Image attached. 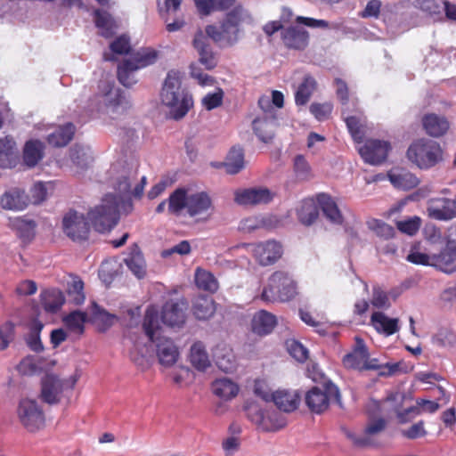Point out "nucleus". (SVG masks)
I'll use <instances>...</instances> for the list:
<instances>
[{
	"mask_svg": "<svg viewBox=\"0 0 456 456\" xmlns=\"http://www.w3.org/2000/svg\"><path fill=\"white\" fill-rule=\"evenodd\" d=\"M168 213L176 216L183 214L198 223L210 220L215 207L206 191L191 192L185 188H177L168 197Z\"/></svg>",
	"mask_w": 456,
	"mask_h": 456,
	"instance_id": "obj_1",
	"label": "nucleus"
},
{
	"mask_svg": "<svg viewBox=\"0 0 456 456\" xmlns=\"http://www.w3.org/2000/svg\"><path fill=\"white\" fill-rule=\"evenodd\" d=\"M139 160L129 156L116 161L110 168L112 184L120 195L140 198L146 184V176L138 179Z\"/></svg>",
	"mask_w": 456,
	"mask_h": 456,
	"instance_id": "obj_2",
	"label": "nucleus"
},
{
	"mask_svg": "<svg viewBox=\"0 0 456 456\" xmlns=\"http://www.w3.org/2000/svg\"><path fill=\"white\" fill-rule=\"evenodd\" d=\"M161 103L168 109L170 118H183L193 106L191 95L181 89V77L178 71L170 70L160 92Z\"/></svg>",
	"mask_w": 456,
	"mask_h": 456,
	"instance_id": "obj_3",
	"label": "nucleus"
},
{
	"mask_svg": "<svg viewBox=\"0 0 456 456\" xmlns=\"http://www.w3.org/2000/svg\"><path fill=\"white\" fill-rule=\"evenodd\" d=\"M247 20H251L249 12L241 5H237L226 14L219 28L208 25L206 34L223 47L232 46L239 41L240 23Z\"/></svg>",
	"mask_w": 456,
	"mask_h": 456,
	"instance_id": "obj_4",
	"label": "nucleus"
},
{
	"mask_svg": "<svg viewBox=\"0 0 456 456\" xmlns=\"http://www.w3.org/2000/svg\"><path fill=\"white\" fill-rule=\"evenodd\" d=\"M96 109L117 119L125 116L132 107L130 100L115 86L107 81L99 85V93L95 96Z\"/></svg>",
	"mask_w": 456,
	"mask_h": 456,
	"instance_id": "obj_5",
	"label": "nucleus"
},
{
	"mask_svg": "<svg viewBox=\"0 0 456 456\" xmlns=\"http://www.w3.org/2000/svg\"><path fill=\"white\" fill-rule=\"evenodd\" d=\"M77 381L75 376L61 379L55 374H46L41 379L40 399L49 405L68 404Z\"/></svg>",
	"mask_w": 456,
	"mask_h": 456,
	"instance_id": "obj_6",
	"label": "nucleus"
},
{
	"mask_svg": "<svg viewBox=\"0 0 456 456\" xmlns=\"http://www.w3.org/2000/svg\"><path fill=\"white\" fill-rule=\"evenodd\" d=\"M407 158L419 168L427 170L443 160V150L436 141L420 139L410 145Z\"/></svg>",
	"mask_w": 456,
	"mask_h": 456,
	"instance_id": "obj_7",
	"label": "nucleus"
},
{
	"mask_svg": "<svg viewBox=\"0 0 456 456\" xmlns=\"http://www.w3.org/2000/svg\"><path fill=\"white\" fill-rule=\"evenodd\" d=\"M297 294V285L289 273L282 270L274 272L264 288L261 298L266 302L289 301Z\"/></svg>",
	"mask_w": 456,
	"mask_h": 456,
	"instance_id": "obj_8",
	"label": "nucleus"
},
{
	"mask_svg": "<svg viewBox=\"0 0 456 456\" xmlns=\"http://www.w3.org/2000/svg\"><path fill=\"white\" fill-rule=\"evenodd\" d=\"M94 228L99 232L111 230L118 220V199L115 195H106L101 205L95 207L88 213Z\"/></svg>",
	"mask_w": 456,
	"mask_h": 456,
	"instance_id": "obj_9",
	"label": "nucleus"
},
{
	"mask_svg": "<svg viewBox=\"0 0 456 456\" xmlns=\"http://www.w3.org/2000/svg\"><path fill=\"white\" fill-rule=\"evenodd\" d=\"M157 54L155 51L143 49L138 51L118 67V81L126 87H130L136 83L135 72L155 62Z\"/></svg>",
	"mask_w": 456,
	"mask_h": 456,
	"instance_id": "obj_10",
	"label": "nucleus"
},
{
	"mask_svg": "<svg viewBox=\"0 0 456 456\" xmlns=\"http://www.w3.org/2000/svg\"><path fill=\"white\" fill-rule=\"evenodd\" d=\"M15 413L20 424L28 432H37L45 426V413L36 399L20 398L17 403Z\"/></svg>",
	"mask_w": 456,
	"mask_h": 456,
	"instance_id": "obj_11",
	"label": "nucleus"
},
{
	"mask_svg": "<svg viewBox=\"0 0 456 456\" xmlns=\"http://www.w3.org/2000/svg\"><path fill=\"white\" fill-rule=\"evenodd\" d=\"M335 401L342 407L341 395L338 387L331 382L324 383L323 388L312 387L305 395V403L311 411L320 414L325 411Z\"/></svg>",
	"mask_w": 456,
	"mask_h": 456,
	"instance_id": "obj_12",
	"label": "nucleus"
},
{
	"mask_svg": "<svg viewBox=\"0 0 456 456\" xmlns=\"http://www.w3.org/2000/svg\"><path fill=\"white\" fill-rule=\"evenodd\" d=\"M258 106L263 110L264 115L254 119L253 129L262 142H269L273 137L277 124L276 111L271 98L267 95H263L258 99Z\"/></svg>",
	"mask_w": 456,
	"mask_h": 456,
	"instance_id": "obj_13",
	"label": "nucleus"
},
{
	"mask_svg": "<svg viewBox=\"0 0 456 456\" xmlns=\"http://www.w3.org/2000/svg\"><path fill=\"white\" fill-rule=\"evenodd\" d=\"M241 247L252 253L258 264L263 266L273 265L283 254L281 244L273 240L243 244Z\"/></svg>",
	"mask_w": 456,
	"mask_h": 456,
	"instance_id": "obj_14",
	"label": "nucleus"
},
{
	"mask_svg": "<svg viewBox=\"0 0 456 456\" xmlns=\"http://www.w3.org/2000/svg\"><path fill=\"white\" fill-rule=\"evenodd\" d=\"M255 393L265 402H273L281 411L285 412L295 411L299 404L300 395L296 390L279 389L268 392L256 387Z\"/></svg>",
	"mask_w": 456,
	"mask_h": 456,
	"instance_id": "obj_15",
	"label": "nucleus"
},
{
	"mask_svg": "<svg viewBox=\"0 0 456 456\" xmlns=\"http://www.w3.org/2000/svg\"><path fill=\"white\" fill-rule=\"evenodd\" d=\"M63 232L72 240L87 239L89 224L83 214L70 210L62 220Z\"/></svg>",
	"mask_w": 456,
	"mask_h": 456,
	"instance_id": "obj_16",
	"label": "nucleus"
},
{
	"mask_svg": "<svg viewBox=\"0 0 456 456\" xmlns=\"http://www.w3.org/2000/svg\"><path fill=\"white\" fill-rule=\"evenodd\" d=\"M428 216L437 221H451L456 218V195L453 199L433 198L427 203Z\"/></svg>",
	"mask_w": 456,
	"mask_h": 456,
	"instance_id": "obj_17",
	"label": "nucleus"
},
{
	"mask_svg": "<svg viewBox=\"0 0 456 456\" xmlns=\"http://www.w3.org/2000/svg\"><path fill=\"white\" fill-rule=\"evenodd\" d=\"M390 148V143L387 141L369 139L358 148V151L364 162L379 165L386 160Z\"/></svg>",
	"mask_w": 456,
	"mask_h": 456,
	"instance_id": "obj_18",
	"label": "nucleus"
},
{
	"mask_svg": "<svg viewBox=\"0 0 456 456\" xmlns=\"http://www.w3.org/2000/svg\"><path fill=\"white\" fill-rule=\"evenodd\" d=\"M273 199L272 192L262 187L240 189L234 192V200L239 205L266 204Z\"/></svg>",
	"mask_w": 456,
	"mask_h": 456,
	"instance_id": "obj_19",
	"label": "nucleus"
},
{
	"mask_svg": "<svg viewBox=\"0 0 456 456\" xmlns=\"http://www.w3.org/2000/svg\"><path fill=\"white\" fill-rule=\"evenodd\" d=\"M432 260V266L446 273L454 272L456 270V242L448 240L438 254H433Z\"/></svg>",
	"mask_w": 456,
	"mask_h": 456,
	"instance_id": "obj_20",
	"label": "nucleus"
},
{
	"mask_svg": "<svg viewBox=\"0 0 456 456\" xmlns=\"http://www.w3.org/2000/svg\"><path fill=\"white\" fill-rule=\"evenodd\" d=\"M29 204V198L24 190L12 188L0 196V206L5 210L21 211Z\"/></svg>",
	"mask_w": 456,
	"mask_h": 456,
	"instance_id": "obj_21",
	"label": "nucleus"
},
{
	"mask_svg": "<svg viewBox=\"0 0 456 456\" xmlns=\"http://www.w3.org/2000/svg\"><path fill=\"white\" fill-rule=\"evenodd\" d=\"M208 36L200 30L193 38V46L199 53V61L207 69H212L217 65V60L208 44Z\"/></svg>",
	"mask_w": 456,
	"mask_h": 456,
	"instance_id": "obj_22",
	"label": "nucleus"
},
{
	"mask_svg": "<svg viewBox=\"0 0 456 456\" xmlns=\"http://www.w3.org/2000/svg\"><path fill=\"white\" fill-rule=\"evenodd\" d=\"M154 342L159 363L164 367L174 365L179 356L178 349L174 342L165 337H158Z\"/></svg>",
	"mask_w": 456,
	"mask_h": 456,
	"instance_id": "obj_23",
	"label": "nucleus"
},
{
	"mask_svg": "<svg viewBox=\"0 0 456 456\" xmlns=\"http://www.w3.org/2000/svg\"><path fill=\"white\" fill-rule=\"evenodd\" d=\"M184 310L185 304L183 301H167L162 308V322L170 327L183 325L185 321Z\"/></svg>",
	"mask_w": 456,
	"mask_h": 456,
	"instance_id": "obj_24",
	"label": "nucleus"
},
{
	"mask_svg": "<svg viewBox=\"0 0 456 456\" xmlns=\"http://www.w3.org/2000/svg\"><path fill=\"white\" fill-rule=\"evenodd\" d=\"M367 353L368 349L363 339L356 337L354 349L343 357V364L348 369L363 370Z\"/></svg>",
	"mask_w": 456,
	"mask_h": 456,
	"instance_id": "obj_25",
	"label": "nucleus"
},
{
	"mask_svg": "<svg viewBox=\"0 0 456 456\" xmlns=\"http://www.w3.org/2000/svg\"><path fill=\"white\" fill-rule=\"evenodd\" d=\"M370 324L378 333L387 337L396 333L400 330L399 320L390 318L381 311L374 312L371 314Z\"/></svg>",
	"mask_w": 456,
	"mask_h": 456,
	"instance_id": "obj_26",
	"label": "nucleus"
},
{
	"mask_svg": "<svg viewBox=\"0 0 456 456\" xmlns=\"http://www.w3.org/2000/svg\"><path fill=\"white\" fill-rule=\"evenodd\" d=\"M308 33L302 28L289 27L281 30V39L286 47L303 50L308 45Z\"/></svg>",
	"mask_w": 456,
	"mask_h": 456,
	"instance_id": "obj_27",
	"label": "nucleus"
},
{
	"mask_svg": "<svg viewBox=\"0 0 456 456\" xmlns=\"http://www.w3.org/2000/svg\"><path fill=\"white\" fill-rule=\"evenodd\" d=\"M277 323L276 317L265 310L256 312L251 320V330L259 335L265 336L272 332Z\"/></svg>",
	"mask_w": 456,
	"mask_h": 456,
	"instance_id": "obj_28",
	"label": "nucleus"
},
{
	"mask_svg": "<svg viewBox=\"0 0 456 456\" xmlns=\"http://www.w3.org/2000/svg\"><path fill=\"white\" fill-rule=\"evenodd\" d=\"M390 183L397 189L411 190L419 183V178L404 169H393L387 174Z\"/></svg>",
	"mask_w": 456,
	"mask_h": 456,
	"instance_id": "obj_29",
	"label": "nucleus"
},
{
	"mask_svg": "<svg viewBox=\"0 0 456 456\" xmlns=\"http://www.w3.org/2000/svg\"><path fill=\"white\" fill-rule=\"evenodd\" d=\"M15 142L9 137L0 139V167L11 168L18 162Z\"/></svg>",
	"mask_w": 456,
	"mask_h": 456,
	"instance_id": "obj_30",
	"label": "nucleus"
},
{
	"mask_svg": "<svg viewBox=\"0 0 456 456\" xmlns=\"http://www.w3.org/2000/svg\"><path fill=\"white\" fill-rule=\"evenodd\" d=\"M318 204L326 218L335 224H341L343 216L334 200L328 194L322 193L317 197Z\"/></svg>",
	"mask_w": 456,
	"mask_h": 456,
	"instance_id": "obj_31",
	"label": "nucleus"
},
{
	"mask_svg": "<svg viewBox=\"0 0 456 456\" xmlns=\"http://www.w3.org/2000/svg\"><path fill=\"white\" fill-rule=\"evenodd\" d=\"M126 265L132 272V273L138 279H142L146 275V263L142 253L134 245L128 256L124 259Z\"/></svg>",
	"mask_w": 456,
	"mask_h": 456,
	"instance_id": "obj_32",
	"label": "nucleus"
},
{
	"mask_svg": "<svg viewBox=\"0 0 456 456\" xmlns=\"http://www.w3.org/2000/svg\"><path fill=\"white\" fill-rule=\"evenodd\" d=\"M239 386L229 378L216 379L212 383L213 393L223 400H231L239 393Z\"/></svg>",
	"mask_w": 456,
	"mask_h": 456,
	"instance_id": "obj_33",
	"label": "nucleus"
},
{
	"mask_svg": "<svg viewBox=\"0 0 456 456\" xmlns=\"http://www.w3.org/2000/svg\"><path fill=\"white\" fill-rule=\"evenodd\" d=\"M422 123L426 132L433 137L443 135L449 128L447 119L436 114L426 115L422 119Z\"/></svg>",
	"mask_w": 456,
	"mask_h": 456,
	"instance_id": "obj_34",
	"label": "nucleus"
},
{
	"mask_svg": "<svg viewBox=\"0 0 456 456\" xmlns=\"http://www.w3.org/2000/svg\"><path fill=\"white\" fill-rule=\"evenodd\" d=\"M192 313L199 320H207L216 312V304L208 296H199L192 302Z\"/></svg>",
	"mask_w": 456,
	"mask_h": 456,
	"instance_id": "obj_35",
	"label": "nucleus"
},
{
	"mask_svg": "<svg viewBox=\"0 0 456 456\" xmlns=\"http://www.w3.org/2000/svg\"><path fill=\"white\" fill-rule=\"evenodd\" d=\"M386 427V422L383 419H379L370 422L365 428L364 436L358 437L354 433L346 431V436L351 439L355 446L367 447L371 444L370 439L367 436H371L382 431Z\"/></svg>",
	"mask_w": 456,
	"mask_h": 456,
	"instance_id": "obj_36",
	"label": "nucleus"
},
{
	"mask_svg": "<svg viewBox=\"0 0 456 456\" xmlns=\"http://www.w3.org/2000/svg\"><path fill=\"white\" fill-rule=\"evenodd\" d=\"M142 328L149 339L153 342L159 336L160 321L159 314L154 306H149L146 310Z\"/></svg>",
	"mask_w": 456,
	"mask_h": 456,
	"instance_id": "obj_37",
	"label": "nucleus"
},
{
	"mask_svg": "<svg viewBox=\"0 0 456 456\" xmlns=\"http://www.w3.org/2000/svg\"><path fill=\"white\" fill-rule=\"evenodd\" d=\"M75 133V126L72 123H68L63 126H59L47 136L49 144L54 147H63L69 143Z\"/></svg>",
	"mask_w": 456,
	"mask_h": 456,
	"instance_id": "obj_38",
	"label": "nucleus"
},
{
	"mask_svg": "<svg viewBox=\"0 0 456 456\" xmlns=\"http://www.w3.org/2000/svg\"><path fill=\"white\" fill-rule=\"evenodd\" d=\"M298 220L305 225H311L319 216L318 206L312 199H305L301 201L297 209Z\"/></svg>",
	"mask_w": 456,
	"mask_h": 456,
	"instance_id": "obj_39",
	"label": "nucleus"
},
{
	"mask_svg": "<svg viewBox=\"0 0 456 456\" xmlns=\"http://www.w3.org/2000/svg\"><path fill=\"white\" fill-rule=\"evenodd\" d=\"M40 297L45 310L51 313L56 312L65 301L62 292L56 289L42 291Z\"/></svg>",
	"mask_w": 456,
	"mask_h": 456,
	"instance_id": "obj_40",
	"label": "nucleus"
},
{
	"mask_svg": "<svg viewBox=\"0 0 456 456\" xmlns=\"http://www.w3.org/2000/svg\"><path fill=\"white\" fill-rule=\"evenodd\" d=\"M44 328V324L37 319H33L28 323V333L26 337L28 346L34 352H41L44 346L40 339V333Z\"/></svg>",
	"mask_w": 456,
	"mask_h": 456,
	"instance_id": "obj_41",
	"label": "nucleus"
},
{
	"mask_svg": "<svg viewBox=\"0 0 456 456\" xmlns=\"http://www.w3.org/2000/svg\"><path fill=\"white\" fill-rule=\"evenodd\" d=\"M43 143L37 140L27 142L23 151L25 164L29 167H35L43 158Z\"/></svg>",
	"mask_w": 456,
	"mask_h": 456,
	"instance_id": "obj_42",
	"label": "nucleus"
},
{
	"mask_svg": "<svg viewBox=\"0 0 456 456\" xmlns=\"http://www.w3.org/2000/svg\"><path fill=\"white\" fill-rule=\"evenodd\" d=\"M199 12L208 15L215 11H225L233 6L235 0H194Z\"/></svg>",
	"mask_w": 456,
	"mask_h": 456,
	"instance_id": "obj_43",
	"label": "nucleus"
},
{
	"mask_svg": "<svg viewBox=\"0 0 456 456\" xmlns=\"http://www.w3.org/2000/svg\"><path fill=\"white\" fill-rule=\"evenodd\" d=\"M69 159L76 167L82 170L87 168L93 160L90 149L79 145L69 149Z\"/></svg>",
	"mask_w": 456,
	"mask_h": 456,
	"instance_id": "obj_44",
	"label": "nucleus"
},
{
	"mask_svg": "<svg viewBox=\"0 0 456 456\" xmlns=\"http://www.w3.org/2000/svg\"><path fill=\"white\" fill-rule=\"evenodd\" d=\"M316 89V81L311 76H305L295 94L297 105H305Z\"/></svg>",
	"mask_w": 456,
	"mask_h": 456,
	"instance_id": "obj_45",
	"label": "nucleus"
},
{
	"mask_svg": "<svg viewBox=\"0 0 456 456\" xmlns=\"http://www.w3.org/2000/svg\"><path fill=\"white\" fill-rule=\"evenodd\" d=\"M228 174L239 173L245 167L244 154L240 148L233 147L228 153L224 164Z\"/></svg>",
	"mask_w": 456,
	"mask_h": 456,
	"instance_id": "obj_46",
	"label": "nucleus"
},
{
	"mask_svg": "<svg viewBox=\"0 0 456 456\" xmlns=\"http://www.w3.org/2000/svg\"><path fill=\"white\" fill-rule=\"evenodd\" d=\"M96 27L101 29V35L106 38L114 34L116 28L115 21L111 15L105 11L96 10L94 12Z\"/></svg>",
	"mask_w": 456,
	"mask_h": 456,
	"instance_id": "obj_47",
	"label": "nucleus"
},
{
	"mask_svg": "<svg viewBox=\"0 0 456 456\" xmlns=\"http://www.w3.org/2000/svg\"><path fill=\"white\" fill-rule=\"evenodd\" d=\"M191 362L199 370H205L210 361L202 343H194L191 347Z\"/></svg>",
	"mask_w": 456,
	"mask_h": 456,
	"instance_id": "obj_48",
	"label": "nucleus"
},
{
	"mask_svg": "<svg viewBox=\"0 0 456 456\" xmlns=\"http://www.w3.org/2000/svg\"><path fill=\"white\" fill-rule=\"evenodd\" d=\"M195 283L200 289L214 293L218 289V282L215 276L208 271L197 268L195 272Z\"/></svg>",
	"mask_w": 456,
	"mask_h": 456,
	"instance_id": "obj_49",
	"label": "nucleus"
},
{
	"mask_svg": "<svg viewBox=\"0 0 456 456\" xmlns=\"http://www.w3.org/2000/svg\"><path fill=\"white\" fill-rule=\"evenodd\" d=\"M244 410L246 411L247 418L255 424L258 429H270L272 426L263 422L265 411L256 403H248Z\"/></svg>",
	"mask_w": 456,
	"mask_h": 456,
	"instance_id": "obj_50",
	"label": "nucleus"
},
{
	"mask_svg": "<svg viewBox=\"0 0 456 456\" xmlns=\"http://www.w3.org/2000/svg\"><path fill=\"white\" fill-rule=\"evenodd\" d=\"M370 304L377 309L387 310L392 305L390 293L383 289L379 285H374Z\"/></svg>",
	"mask_w": 456,
	"mask_h": 456,
	"instance_id": "obj_51",
	"label": "nucleus"
},
{
	"mask_svg": "<svg viewBox=\"0 0 456 456\" xmlns=\"http://www.w3.org/2000/svg\"><path fill=\"white\" fill-rule=\"evenodd\" d=\"M63 321L70 331L81 334L84 331V325L86 322V314L78 310L73 311Z\"/></svg>",
	"mask_w": 456,
	"mask_h": 456,
	"instance_id": "obj_52",
	"label": "nucleus"
},
{
	"mask_svg": "<svg viewBox=\"0 0 456 456\" xmlns=\"http://www.w3.org/2000/svg\"><path fill=\"white\" fill-rule=\"evenodd\" d=\"M130 359L141 370H146L151 366L146 346L138 343H134L130 352Z\"/></svg>",
	"mask_w": 456,
	"mask_h": 456,
	"instance_id": "obj_53",
	"label": "nucleus"
},
{
	"mask_svg": "<svg viewBox=\"0 0 456 456\" xmlns=\"http://www.w3.org/2000/svg\"><path fill=\"white\" fill-rule=\"evenodd\" d=\"M293 169L296 176L300 180H309L313 177L310 164L304 155L298 154L294 158Z\"/></svg>",
	"mask_w": 456,
	"mask_h": 456,
	"instance_id": "obj_54",
	"label": "nucleus"
},
{
	"mask_svg": "<svg viewBox=\"0 0 456 456\" xmlns=\"http://www.w3.org/2000/svg\"><path fill=\"white\" fill-rule=\"evenodd\" d=\"M69 300L78 305L84 303L86 296L84 293V282L79 279H74L68 286Z\"/></svg>",
	"mask_w": 456,
	"mask_h": 456,
	"instance_id": "obj_55",
	"label": "nucleus"
},
{
	"mask_svg": "<svg viewBox=\"0 0 456 456\" xmlns=\"http://www.w3.org/2000/svg\"><path fill=\"white\" fill-rule=\"evenodd\" d=\"M342 115L354 140L358 142H361L363 136V132L362 130V119L356 116L346 115V110H342Z\"/></svg>",
	"mask_w": 456,
	"mask_h": 456,
	"instance_id": "obj_56",
	"label": "nucleus"
},
{
	"mask_svg": "<svg viewBox=\"0 0 456 456\" xmlns=\"http://www.w3.org/2000/svg\"><path fill=\"white\" fill-rule=\"evenodd\" d=\"M18 370L22 375H34L42 370L39 358L35 356H27L23 358L18 365Z\"/></svg>",
	"mask_w": 456,
	"mask_h": 456,
	"instance_id": "obj_57",
	"label": "nucleus"
},
{
	"mask_svg": "<svg viewBox=\"0 0 456 456\" xmlns=\"http://www.w3.org/2000/svg\"><path fill=\"white\" fill-rule=\"evenodd\" d=\"M368 226L379 237H381L386 240L393 238L395 233V229L391 225L378 219H372L369 221Z\"/></svg>",
	"mask_w": 456,
	"mask_h": 456,
	"instance_id": "obj_58",
	"label": "nucleus"
},
{
	"mask_svg": "<svg viewBox=\"0 0 456 456\" xmlns=\"http://www.w3.org/2000/svg\"><path fill=\"white\" fill-rule=\"evenodd\" d=\"M51 183L37 182L30 189L29 202L40 204L47 198L48 189Z\"/></svg>",
	"mask_w": 456,
	"mask_h": 456,
	"instance_id": "obj_59",
	"label": "nucleus"
},
{
	"mask_svg": "<svg viewBox=\"0 0 456 456\" xmlns=\"http://www.w3.org/2000/svg\"><path fill=\"white\" fill-rule=\"evenodd\" d=\"M421 225V219L419 216H411L410 218L397 221V229L407 235L412 236L417 233Z\"/></svg>",
	"mask_w": 456,
	"mask_h": 456,
	"instance_id": "obj_60",
	"label": "nucleus"
},
{
	"mask_svg": "<svg viewBox=\"0 0 456 456\" xmlns=\"http://www.w3.org/2000/svg\"><path fill=\"white\" fill-rule=\"evenodd\" d=\"M289 354L298 362H305L308 358V350L298 341L294 339L286 342Z\"/></svg>",
	"mask_w": 456,
	"mask_h": 456,
	"instance_id": "obj_61",
	"label": "nucleus"
},
{
	"mask_svg": "<svg viewBox=\"0 0 456 456\" xmlns=\"http://www.w3.org/2000/svg\"><path fill=\"white\" fill-rule=\"evenodd\" d=\"M14 338V325L7 322L0 327V350H4Z\"/></svg>",
	"mask_w": 456,
	"mask_h": 456,
	"instance_id": "obj_62",
	"label": "nucleus"
},
{
	"mask_svg": "<svg viewBox=\"0 0 456 456\" xmlns=\"http://www.w3.org/2000/svg\"><path fill=\"white\" fill-rule=\"evenodd\" d=\"M15 226L24 239L29 240L34 236L36 224L33 220L18 218L15 221Z\"/></svg>",
	"mask_w": 456,
	"mask_h": 456,
	"instance_id": "obj_63",
	"label": "nucleus"
},
{
	"mask_svg": "<svg viewBox=\"0 0 456 456\" xmlns=\"http://www.w3.org/2000/svg\"><path fill=\"white\" fill-rule=\"evenodd\" d=\"M216 363L224 372L232 371L236 367L234 356L231 352H227L222 355L216 354Z\"/></svg>",
	"mask_w": 456,
	"mask_h": 456,
	"instance_id": "obj_64",
	"label": "nucleus"
}]
</instances>
